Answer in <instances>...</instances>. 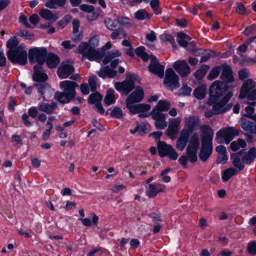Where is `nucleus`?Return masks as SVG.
<instances>
[{
    "label": "nucleus",
    "instance_id": "obj_1",
    "mask_svg": "<svg viewBox=\"0 0 256 256\" xmlns=\"http://www.w3.org/2000/svg\"><path fill=\"white\" fill-rule=\"evenodd\" d=\"M99 36L96 35L91 38L88 42H83L80 43L77 48L78 52L82 54V60L88 59L90 61L100 62L102 56L96 48L99 44Z\"/></svg>",
    "mask_w": 256,
    "mask_h": 256
},
{
    "label": "nucleus",
    "instance_id": "obj_2",
    "mask_svg": "<svg viewBox=\"0 0 256 256\" xmlns=\"http://www.w3.org/2000/svg\"><path fill=\"white\" fill-rule=\"evenodd\" d=\"M18 42L16 38H10L6 43V46L9 48L7 52V56L10 62L14 64L24 65L28 61V54L24 50V47L20 44L16 47Z\"/></svg>",
    "mask_w": 256,
    "mask_h": 256
},
{
    "label": "nucleus",
    "instance_id": "obj_3",
    "mask_svg": "<svg viewBox=\"0 0 256 256\" xmlns=\"http://www.w3.org/2000/svg\"><path fill=\"white\" fill-rule=\"evenodd\" d=\"M60 86L63 92H56L54 98L59 102L66 104L75 96V88L78 86V84L74 82L64 80L60 82Z\"/></svg>",
    "mask_w": 256,
    "mask_h": 256
},
{
    "label": "nucleus",
    "instance_id": "obj_4",
    "mask_svg": "<svg viewBox=\"0 0 256 256\" xmlns=\"http://www.w3.org/2000/svg\"><path fill=\"white\" fill-rule=\"evenodd\" d=\"M204 134L202 138V146L199 154V157L202 161L206 162L212 152V140L214 136V132L212 129L208 126H204Z\"/></svg>",
    "mask_w": 256,
    "mask_h": 256
},
{
    "label": "nucleus",
    "instance_id": "obj_5",
    "mask_svg": "<svg viewBox=\"0 0 256 256\" xmlns=\"http://www.w3.org/2000/svg\"><path fill=\"white\" fill-rule=\"evenodd\" d=\"M233 94L228 92L218 102H214L212 106V108L206 110L204 112V116L209 118L216 114H219L226 112L232 106V104H228V102L231 98Z\"/></svg>",
    "mask_w": 256,
    "mask_h": 256
},
{
    "label": "nucleus",
    "instance_id": "obj_6",
    "mask_svg": "<svg viewBox=\"0 0 256 256\" xmlns=\"http://www.w3.org/2000/svg\"><path fill=\"white\" fill-rule=\"evenodd\" d=\"M226 85L220 80L214 81L210 88V98L208 100V104H213L214 102H220V98L223 96L227 90Z\"/></svg>",
    "mask_w": 256,
    "mask_h": 256
},
{
    "label": "nucleus",
    "instance_id": "obj_7",
    "mask_svg": "<svg viewBox=\"0 0 256 256\" xmlns=\"http://www.w3.org/2000/svg\"><path fill=\"white\" fill-rule=\"evenodd\" d=\"M238 135V131L233 126L225 128L218 130L216 134L218 143L228 144L236 136Z\"/></svg>",
    "mask_w": 256,
    "mask_h": 256
},
{
    "label": "nucleus",
    "instance_id": "obj_8",
    "mask_svg": "<svg viewBox=\"0 0 256 256\" xmlns=\"http://www.w3.org/2000/svg\"><path fill=\"white\" fill-rule=\"evenodd\" d=\"M126 80L122 82H116L114 84L116 89L119 92L128 94L134 86V80L137 78V76L134 74H126Z\"/></svg>",
    "mask_w": 256,
    "mask_h": 256
},
{
    "label": "nucleus",
    "instance_id": "obj_9",
    "mask_svg": "<svg viewBox=\"0 0 256 256\" xmlns=\"http://www.w3.org/2000/svg\"><path fill=\"white\" fill-rule=\"evenodd\" d=\"M240 99L246 98L250 100H256V84L250 79L248 80L242 84L239 95Z\"/></svg>",
    "mask_w": 256,
    "mask_h": 256
},
{
    "label": "nucleus",
    "instance_id": "obj_10",
    "mask_svg": "<svg viewBox=\"0 0 256 256\" xmlns=\"http://www.w3.org/2000/svg\"><path fill=\"white\" fill-rule=\"evenodd\" d=\"M47 56V50L44 48H34L28 50V59L30 63L37 62L38 65L44 64Z\"/></svg>",
    "mask_w": 256,
    "mask_h": 256
},
{
    "label": "nucleus",
    "instance_id": "obj_11",
    "mask_svg": "<svg viewBox=\"0 0 256 256\" xmlns=\"http://www.w3.org/2000/svg\"><path fill=\"white\" fill-rule=\"evenodd\" d=\"M199 146L198 135L196 134H192L186 148V156L191 162H194L197 160L196 154Z\"/></svg>",
    "mask_w": 256,
    "mask_h": 256
},
{
    "label": "nucleus",
    "instance_id": "obj_12",
    "mask_svg": "<svg viewBox=\"0 0 256 256\" xmlns=\"http://www.w3.org/2000/svg\"><path fill=\"white\" fill-rule=\"evenodd\" d=\"M179 78L178 76L172 68L167 69L164 80V84L170 90L176 89L180 86Z\"/></svg>",
    "mask_w": 256,
    "mask_h": 256
},
{
    "label": "nucleus",
    "instance_id": "obj_13",
    "mask_svg": "<svg viewBox=\"0 0 256 256\" xmlns=\"http://www.w3.org/2000/svg\"><path fill=\"white\" fill-rule=\"evenodd\" d=\"M158 150L159 155L161 157L168 156L170 159L172 160H176L178 158V155L174 148L164 142L160 141L158 142Z\"/></svg>",
    "mask_w": 256,
    "mask_h": 256
},
{
    "label": "nucleus",
    "instance_id": "obj_14",
    "mask_svg": "<svg viewBox=\"0 0 256 256\" xmlns=\"http://www.w3.org/2000/svg\"><path fill=\"white\" fill-rule=\"evenodd\" d=\"M220 78L225 83L227 88H232L238 86V83L234 80L231 68L227 66H222Z\"/></svg>",
    "mask_w": 256,
    "mask_h": 256
},
{
    "label": "nucleus",
    "instance_id": "obj_15",
    "mask_svg": "<svg viewBox=\"0 0 256 256\" xmlns=\"http://www.w3.org/2000/svg\"><path fill=\"white\" fill-rule=\"evenodd\" d=\"M74 72L72 62L70 61L63 62L61 63L57 70V74L61 79L67 78Z\"/></svg>",
    "mask_w": 256,
    "mask_h": 256
},
{
    "label": "nucleus",
    "instance_id": "obj_16",
    "mask_svg": "<svg viewBox=\"0 0 256 256\" xmlns=\"http://www.w3.org/2000/svg\"><path fill=\"white\" fill-rule=\"evenodd\" d=\"M126 107L128 109L130 112L132 114H139L140 117H147L148 114H140L148 112L150 110V106L146 104H126Z\"/></svg>",
    "mask_w": 256,
    "mask_h": 256
},
{
    "label": "nucleus",
    "instance_id": "obj_17",
    "mask_svg": "<svg viewBox=\"0 0 256 256\" xmlns=\"http://www.w3.org/2000/svg\"><path fill=\"white\" fill-rule=\"evenodd\" d=\"M146 194L150 198L155 197L159 192H164L166 186L161 184H148L145 186Z\"/></svg>",
    "mask_w": 256,
    "mask_h": 256
},
{
    "label": "nucleus",
    "instance_id": "obj_18",
    "mask_svg": "<svg viewBox=\"0 0 256 256\" xmlns=\"http://www.w3.org/2000/svg\"><path fill=\"white\" fill-rule=\"evenodd\" d=\"M121 56V52L118 50H112L109 52L102 60L104 64H106L110 62V66L115 68L119 62L118 58H115Z\"/></svg>",
    "mask_w": 256,
    "mask_h": 256
},
{
    "label": "nucleus",
    "instance_id": "obj_19",
    "mask_svg": "<svg viewBox=\"0 0 256 256\" xmlns=\"http://www.w3.org/2000/svg\"><path fill=\"white\" fill-rule=\"evenodd\" d=\"M34 86L36 88L38 92L44 100L50 98L53 92L50 85L48 83L40 82L35 84Z\"/></svg>",
    "mask_w": 256,
    "mask_h": 256
},
{
    "label": "nucleus",
    "instance_id": "obj_20",
    "mask_svg": "<svg viewBox=\"0 0 256 256\" xmlns=\"http://www.w3.org/2000/svg\"><path fill=\"white\" fill-rule=\"evenodd\" d=\"M149 70L154 74L162 78L164 74V66L160 64L156 58L152 56L150 60V64L148 66Z\"/></svg>",
    "mask_w": 256,
    "mask_h": 256
},
{
    "label": "nucleus",
    "instance_id": "obj_21",
    "mask_svg": "<svg viewBox=\"0 0 256 256\" xmlns=\"http://www.w3.org/2000/svg\"><path fill=\"white\" fill-rule=\"evenodd\" d=\"M144 96L142 88L140 86H136L134 92L126 98V104L138 103L142 100Z\"/></svg>",
    "mask_w": 256,
    "mask_h": 256
},
{
    "label": "nucleus",
    "instance_id": "obj_22",
    "mask_svg": "<svg viewBox=\"0 0 256 256\" xmlns=\"http://www.w3.org/2000/svg\"><path fill=\"white\" fill-rule=\"evenodd\" d=\"M173 68L182 77L185 76L190 73V68L184 60L176 61L174 63Z\"/></svg>",
    "mask_w": 256,
    "mask_h": 256
},
{
    "label": "nucleus",
    "instance_id": "obj_23",
    "mask_svg": "<svg viewBox=\"0 0 256 256\" xmlns=\"http://www.w3.org/2000/svg\"><path fill=\"white\" fill-rule=\"evenodd\" d=\"M184 127L183 130H188V133L193 131L200 124V119L197 116H188L184 120Z\"/></svg>",
    "mask_w": 256,
    "mask_h": 256
},
{
    "label": "nucleus",
    "instance_id": "obj_24",
    "mask_svg": "<svg viewBox=\"0 0 256 256\" xmlns=\"http://www.w3.org/2000/svg\"><path fill=\"white\" fill-rule=\"evenodd\" d=\"M34 73L32 76L33 80L37 82H44L48 79V76L40 65L34 67Z\"/></svg>",
    "mask_w": 256,
    "mask_h": 256
},
{
    "label": "nucleus",
    "instance_id": "obj_25",
    "mask_svg": "<svg viewBox=\"0 0 256 256\" xmlns=\"http://www.w3.org/2000/svg\"><path fill=\"white\" fill-rule=\"evenodd\" d=\"M152 118L155 120L154 124L158 130H164L167 126L165 115L163 113L152 112Z\"/></svg>",
    "mask_w": 256,
    "mask_h": 256
},
{
    "label": "nucleus",
    "instance_id": "obj_26",
    "mask_svg": "<svg viewBox=\"0 0 256 256\" xmlns=\"http://www.w3.org/2000/svg\"><path fill=\"white\" fill-rule=\"evenodd\" d=\"M189 136L190 134L188 133V130H182L180 134V136L178 140L176 142V148L179 150L182 151L184 150L188 142Z\"/></svg>",
    "mask_w": 256,
    "mask_h": 256
},
{
    "label": "nucleus",
    "instance_id": "obj_27",
    "mask_svg": "<svg viewBox=\"0 0 256 256\" xmlns=\"http://www.w3.org/2000/svg\"><path fill=\"white\" fill-rule=\"evenodd\" d=\"M56 107V104L54 102H52L50 104L41 102L38 104V108L40 111L44 112L48 114H52Z\"/></svg>",
    "mask_w": 256,
    "mask_h": 256
},
{
    "label": "nucleus",
    "instance_id": "obj_28",
    "mask_svg": "<svg viewBox=\"0 0 256 256\" xmlns=\"http://www.w3.org/2000/svg\"><path fill=\"white\" fill-rule=\"evenodd\" d=\"M170 107V103L166 100H160L153 108L152 112L162 113V112L168 110Z\"/></svg>",
    "mask_w": 256,
    "mask_h": 256
},
{
    "label": "nucleus",
    "instance_id": "obj_29",
    "mask_svg": "<svg viewBox=\"0 0 256 256\" xmlns=\"http://www.w3.org/2000/svg\"><path fill=\"white\" fill-rule=\"evenodd\" d=\"M39 14L41 17L50 22H54L58 18L56 14H54L48 9L43 8L40 12Z\"/></svg>",
    "mask_w": 256,
    "mask_h": 256
},
{
    "label": "nucleus",
    "instance_id": "obj_30",
    "mask_svg": "<svg viewBox=\"0 0 256 256\" xmlns=\"http://www.w3.org/2000/svg\"><path fill=\"white\" fill-rule=\"evenodd\" d=\"M241 126L246 132L250 134H256V124L246 120H242Z\"/></svg>",
    "mask_w": 256,
    "mask_h": 256
},
{
    "label": "nucleus",
    "instance_id": "obj_31",
    "mask_svg": "<svg viewBox=\"0 0 256 256\" xmlns=\"http://www.w3.org/2000/svg\"><path fill=\"white\" fill-rule=\"evenodd\" d=\"M45 60H46V65L50 68H56L60 62L58 56L52 53L48 54Z\"/></svg>",
    "mask_w": 256,
    "mask_h": 256
},
{
    "label": "nucleus",
    "instance_id": "obj_32",
    "mask_svg": "<svg viewBox=\"0 0 256 256\" xmlns=\"http://www.w3.org/2000/svg\"><path fill=\"white\" fill-rule=\"evenodd\" d=\"M97 74L98 76L103 78L106 77L113 78L116 76V72L111 70L108 66H105L102 68L100 72H97Z\"/></svg>",
    "mask_w": 256,
    "mask_h": 256
},
{
    "label": "nucleus",
    "instance_id": "obj_33",
    "mask_svg": "<svg viewBox=\"0 0 256 256\" xmlns=\"http://www.w3.org/2000/svg\"><path fill=\"white\" fill-rule=\"evenodd\" d=\"M256 158V148H252L244 155L242 158V162L246 164H250Z\"/></svg>",
    "mask_w": 256,
    "mask_h": 256
},
{
    "label": "nucleus",
    "instance_id": "obj_34",
    "mask_svg": "<svg viewBox=\"0 0 256 256\" xmlns=\"http://www.w3.org/2000/svg\"><path fill=\"white\" fill-rule=\"evenodd\" d=\"M66 2V0H48L45 3V6L49 8L56 9L58 7H63Z\"/></svg>",
    "mask_w": 256,
    "mask_h": 256
},
{
    "label": "nucleus",
    "instance_id": "obj_35",
    "mask_svg": "<svg viewBox=\"0 0 256 256\" xmlns=\"http://www.w3.org/2000/svg\"><path fill=\"white\" fill-rule=\"evenodd\" d=\"M237 170L234 168H228L222 172V178L224 182L228 181L232 176L236 174Z\"/></svg>",
    "mask_w": 256,
    "mask_h": 256
},
{
    "label": "nucleus",
    "instance_id": "obj_36",
    "mask_svg": "<svg viewBox=\"0 0 256 256\" xmlns=\"http://www.w3.org/2000/svg\"><path fill=\"white\" fill-rule=\"evenodd\" d=\"M114 93L115 92L112 89H109L107 90L104 101L108 106H110L115 102L116 97L114 95Z\"/></svg>",
    "mask_w": 256,
    "mask_h": 256
},
{
    "label": "nucleus",
    "instance_id": "obj_37",
    "mask_svg": "<svg viewBox=\"0 0 256 256\" xmlns=\"http://www.w3.org/2000/svg\"><path fill=\"white\" fill-rule=\"evenodd\" d=\"M246 141L242 138H238L236 141L232 142L230 144V148L233 151H237L240 148H244L246 146Z\"/></svg>",
    "mask_w": 256,
    "mask_h": 256
},
{
    "label": "nucleus",
    "instance_id": "obj_38",
    "mask_svg": "<svg viewBox=\"0 0 256 256\" xmlns=\"http://www.w3.org/2000/svg\"><path fill=\"white\" fill-rule=\"evenodd\" d=\"M178 39L177 40L178 44L182 47H186L188 42L190 40V37L182 32L178 33Z\"/></svg>",
    "mask_w": 256,
    "mask_h": 256
},
{
    "label": "nucleus",
    "instance_id": "obj_39",
    "mask_svg": "<svg viewBox=\"0 0 256 256\" xmlns=\"http://www.w3.org/2000/svg\"><path fill=\"white\" fill-rule=\"evenodd\" d=\"M209 67L206 65L202 66L194 74V76L198 80L202 79L206 74Z\"/></svg>",
    "mask_w": 256,
    "mask_h": 256
},
{
    "label": "nucleus",
    "instance_id": "obj_40",
    "mask_svg": "<svg viewBox=\"0 0 256 256\" xmlns=\"http://www.w3.org/2000/svg\"><path fill=\"white\" fill-rule=\"evenodd\" d=\"M205 88L203 86H199L194 92V96L199 99L202 100L205 96Z\"/></svg>",
    "mask_w": 256,
    "mask_h": 256
},
{
    "label": "nucleus",
    "instance_id": "obj_41",
    "mask_svg": "<svg viewBox=\"0 0 256 256\" xmlns=\"http://www.w3.org/2000/svg\"><path fill=\"white\" fill-rule=\"evenodd\" d=\"M222 70V66L215 67L210 72L208 76V79L212 80L216 78Z\"/></svg>",
    "mask_w": 256,
    "mask_h": 256
},
{
    "label": "nucleus",
    "instance_id": "obj_42",
    "mask_svg": "<svg viewBox=\"0 0 256 256\" xmlns=\"http://www.w3.org/2000/svg\"><path fill=\"white\" fill-rule=\"evenodd\" d=\"M136 54L140 56L143 60L147 61L148 60V54L144 52V48L143 46H140L136 48L135 50Z\"/></svg>",
    "mask_w": 256,
    "mask_h": 256
},
{
    "label": "nucleus",
    "instance_id": "obj_43",
    "mask_svg": "<svg viewBox=\"0 0 256 256\" xmlns=\"http://www.w3.org/2000/svg\"><path fill=\"white\" fill-rule=\"evenodd\" d=\"M134 17L136 19L140 20L150 18L149 14L144 10H140L136 12L134 14Z\"/></svg>",
    "mask_w": 256,
    "mask_h": 256
},
{
    "label": "nucleus",
    "instance_id": "obj_44",
    "mask_svg": "<svg viewBox=\"0 0 256 256\" xmlns=\"http://www.w3.org/2000/svg\"><path fill=\"white\" fill-rule=\"evenodd\" d=\"M118 22L120 24L126 27H132L134 25L133 20L126 18H118Z\"/></svg>",
    "mask_w": 256,
    "mask_h": 256
},
{
    "label": "nucleus",
    "instance_id": "obj_45",
    "mask_svg": "<svg viewBox=\"0 0 256 256\" xmlns=\"http://www.w3.org/2000/svg\"><path fill=\"white\" fill-rule=\"evenodd\" d=\"M102 96L98 93H94L89 96L88 102L90 104H96L100 102L102 100Z\"/></svg>",
    "mask_w": 256,
    "mask_h": 256
},
{
    "label": "nucleus",
    "instance_id": "obj_46",
    "mask_svg": "<svg viewBox=\"0 0 256 256\" xmlns=\"http://www.w3.org/2000/svg\"><path fill=\"white\" fill-rule=\"evenodd\" d=\"M178 129L169 124L166 132V135L169 136L170 138L172 139L175 138L176 136L178 134Z\"/></svg>",
    "mask_w": 256,
    "mask_h": 256
},
{
    "label": "nucleus",
    "instance_id": "obj_47",
    "mask_svg": "<svg viewBox=\"0 0 256 256\" xmlns=\"http://www.w3.org/2000/svg\"><path fill=\"white\" fill-rule=\"evenodd\" d=\"M232 164L235 167L240 170H242L244 169V166L242 164L240 158H239L236 154L232 156Z\"/></svg>",
    "mask_w": 256,
    "mask_h": 256
},
{
    "label": "nucleus",
    "instance_id": "obj_48",
    "mask_svg": "<svg viewBox=\"0 0 256 256\" xmlns=\"http://www.w3.org/2000/svg\"><path fill=\"white\" fill-rule=\"evenodd\" d=\"M146 44L150 48L154 46V45L152 44V42H154L156 40V35L154 31H151L150 34H148L146 36Z\"/></svg>",
    "mask_w": 256,
    "mask_h": 256
},
{
    "label": "nucleus",
    "instance_id": "obj_49",
    "mask_svg": "<svg viewBox=\"0 0 256 256\" xmlns=\"http://www.w3.org/2000/svg\"><path fill=\"white\" fill-rule=\"evenodd\" d=\"M247 251L250 254H256V240H253L248 244Z\"/></svg>",
    "mask_w": 256,
    "mask_h": 256
},
{
    "label": "nucleus",
    "instance_id": "obj_50",
    "mask_svg": "<svg viewBox=\"0 0 256 256\" xmlns=\"http://www.w3.org/2000/svg\"><path fill=\"white\" fill-rule=\"evenodd\" d=\"M170 171V168H167L161 172L160 178H161L162 182L166 183H168L170 182V177L168 175Z\"/></svg>",
    "mask_w": 256,
    "mask_h": 256
},
{
    "label": "nucleus",
    "instance_id": "obj_51",
    "mask_svg": "<svg viewBox=\"0 0 256 256\" xmlns=\"http://www.w3.org/2000/svg\"><path fill=\"white\" fill-rule=\"evenodd\" d=\"M110 115L112 117L120 118L122 116V110L118 107H115L111 110Z\"/></svg>",
    "mask_w": 256,
    "mask_h": 256
},
{
    "label": "nucleus",
    "instance_id": "obj_52",
    "mask_svg": "<svg viewBox=\"0 0 256 256\" xmlns=\"http://www.w3.org/2000/svg\"><path fill=\"white\" fill-rule=\"evenodd\" d=\"M104 24L106 28L111 30H114L116 28V25L115 22L111 20L110 18H106L104 20Z\"/></svg>",
    "mask_w": 256,
    "mask_h": 256
},
{
    "label": "nucleus",
    "instance_id": "obj_53",
    "mask_svg": "<svg viewBox=\"0 0 256 256\" xmlns=\"http://www.w3.org/2000/svg\"><path fill=\"white\" fill-rule=\"evenodd\" d=\"M182 122L180 117H177L176 118H170L169 120V124L180 130V125Z\"/></svg>",
    "mask_w": 256,
    "mask_h": 256
},
{
    "label": "nucleus",
    "instance_id": "obj_54",
    "mask_svg": "<svg viewBox=\"0 0 256 256\" xmlns=\"http://www.w3.org/2000/svg\"><path fill=\"white\" fill-rule=\"evenodd\" d=\"M150 6L156 14H160L158 0H152L150 2Z\"/></svg>",
    "mask_w": 256,
    "mask_h": 256
},
{
    "label": "nucleus",
    "instance_id": "obj_55",
    "mask_svg": "<svg viewBox=\"0 0 256 256\" xmlns=\"http://www.w3.org/2000/svg\"><path fill=\"white\" fill-rule=\"evenodd\" d=\"M160 38L162 41L166 42H168L170 44H173L174 42V38L170 34H162L160 35Z\"/></svg>",
    "mask_w": 256,
    "mask_h": 256
},
{
    "label": "nucleus",
    "instance_id": "obj_56",
    "mask_svg": "<svg viewBox=\"0 0 256 256\" xmlns=\"http://www.w3.org/2000/svg\"><path fill=\"white\" fill-rule=\"evenodd\" d=\"M96 77L95 76H90L88 79V84L90 86L92 92H94L96 90Z\"/></svg>",
    "mask_w": 256,
    "mask_h": 256
},
{
    "label": "nucleus",
    "instance_id": "obj_57",
    "mask_svg": "<svg viewBox=\"0 0 256 256\" xmlns=\"http://www.w3.org/2000/svg\"><path fill=\"white\" fill-rule=\"evenodd\" d=\"M192 91V88L186 85L184 86L180 90V93L183 96H190Z\"/></svg>",
    "mask_w": 256,
    "mask_h": 256
},
{
    "label": "nucleus",
    "instance_id": "obj_58",
    "mask_svg": "<svg viewBox=\"0 0 256 256\" xmlns=\"http://www.w3.org/2000/svg\"><path fill=\"white\" fill-rule=\"evenodd\" d=\"M252 106H248L246 108V116L248 118H252V115L253 113L254 112V108L253 106L255 105L256 103L254 102H252L251 103Z\"/></svg>",
    "mask_w": 256,
    "mask_h": 256
},
{
    "label": "nucleus",
    "instance_id": "obj_59",
    "mask_svg": "<svg viewBox=\"0 0 256 256\" xmlns=\"http://www.w3.org/2000/svg\"><path fill=\"white\" fill-rule=\"evenodd\" d=\"M80 8L82 10L88 14L94 10V6L84 4L80 5Z\"/></svg>",
    "mask_w": 256,
    "mask_h": 256
},
{
    "label": "nucleus",
    "instance_id": "obj_60",
    "mask_svg": "<svg viewBox=\"0 0 256 256\" xmlns=\"http://www.w3.org/2000/svg\"><path fill=\"white\" fill-rule=\"evenodd\" d=\"M98 16V14L95 12L94 10L90 12L87 14V18L90 21H94L96 20Z\"/></svg>",
    "mask_w": 256,
    "mask_h": 256
},
{
    "label": "nucleus",
    "instance_id": "obj_61",
    "mask_svg": "<svg viewBox=\"0 0 256 256\" xmlns=\"http://www.w3.org/2000/svg\"><path fill=\"white\" fill-rule=\"evenodd\" d=\"M254 30H256V26L252 25L247 27L243 32V34L246 36H248Z\"/></svg>",
    "mask_w": 256,
    "mask_h": 256
},
{
    "label": "nucleus",
    "instance_id": "obj_62",
    "mask_svg": "<svg viewBox=\"0 0 256 256\" xmlns=\"http://www.w3.org/2000/svg\"><path fill=\"white\" fill-rule=\"evenodd\" d=\"M137 132L140 135H142L144 134L143 126L141 125H138L134 130H130V133L132 134H134Z\"/></svg>",
    "mask_w": 256,
    "mask_h": 256
},
{
    "label": "nucleus",
    "instance_id": "obj_63",
    "mask_svg": "<svg viewBox=\"0 0 256 256\" xmlns=\"http://www.w3.org/2000/svg\"><path fill=\"white\" fill-rule=\"evenodd\" d=\"M228 160V158L226 154H220L218 160L217 162L218 164H225L226 162Z\"/></svg>",
    "mask_w": 256,
    "mask_h": 256
},
{
    "label": "nucleus",
    "instance_id": "obj_64",
    "mask_svg": "<svg viewBox=\"0 0 256 256\" xmlns=\"http://www.w3.org/2000/svg\"><path fill=\"white\" fill-rule=\"evenodd\" d=\"M28 113L30 116L32 118H35L38 114V110L36 107L32 106L28 109Z\"/></svg>",
    "mask_w": 256,
    "mask_h": 256
}]
</instances>
